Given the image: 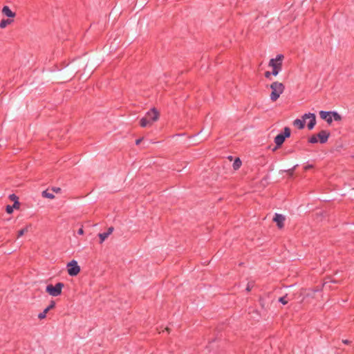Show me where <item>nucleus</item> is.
Masks as SVG:
<instances>
[{
  "label": "nucleus",
  "mask_w": 354,
  "mask_h": 354,
  "mask_svg": "<svg viewBox=\"0 0 354 354\" xmlns=\"http://www.w3.org/2000/svg\"><path fill=\"white\" fill-rule=\"evenodd\" d=\"M86 65L83 60L74 59L68 64L65 68L60 71L61 80L64 82L71 80L77 73L80 71V68L86 67Z\"/></svg>",
  "instance_id": "f257e3e1"
},
{
  "label": "nucleus",
  "mask_w": 354,
  "mask_h": 354,
  "mask_svg": "<svg viewBox=\"0 0 354 354\" xmlns=\"http://www.w3.org/2000/svg\"><path fill=\"white\" fill-rule=\"evenodd\" d=\"M159 118L160 112L156 108L153 107L140 120L139 124L142 127H150L154 122L158 120Z\"/></svg>",
  "instance_id": "f03ea898"
},
{
  "label": "nucleus",
  "mask_w": 354,
  "mask_h": 354,
  "mask_svg": "<svg viewBox=\"0 0 354 354\" xmlns=\"http://www.w3.org/2000/svg\"><path fill=\"white\" fill-rule=\"evenodd\" d=\"M290 129L288 127H284L283 131L277 135V136L274 138V142L276 145L273 148L272 151H275L277 149L281 148L286 139L290 138Z\"/></svg>",
  "instance_id": "7ed1b4c3"
},
{
  "label": "nucleus",
  "mask_w": 354,
  "mask_h": 354,
  "mask_svg": "<svg viewBox=\"0 0 354 354\" xmlns=\"http://www.w3.org/2000/svg\"><path fill=\"white\" fill-rule=\"evenodd\" d=\"M272 92L270 93V100L275 102L278 100L280 95L283 92L285 86L279 82H274L270 84Z\"/></svg>",
  "instance_id": "20e7f679"
},
{
  "label": "nucleus",
  "mask_w": 354,
  "mask_h": 354,
  "mask_svg": "<svg viewBox=\"0 0 354 354\" xmlns=\"http://www.w3.org/2000/svg\"><path fill=\"white\" fill-rule=\"evenodd\" d=\"M64 286V284L62 282H58L55 286L48 284L46 288V292L51 296L57 297L62 294Z\"/></svg>",
  "instance_id": "39448f33"
},
{
  "label": "nucleus",
  "mask_w": 354,
  "mask_h": 354,
  "mask_svg": "<svg viewBox=\"0 0 354 354\" xmlns=\"http://www.w3.org/2000/svg\"><path fill=\"white\" fill-rule=\"evenodd\" d=\"M67 272L71 277H75L80 272V267L75 260H72L67 263Z\"/></svg>",
  "instance_id": "423d86ee"
},
{
  "label": "nucleus",
  "mask_w": 354,
  "mask_h": 354,
  "mask_svg": "<svg viewBox=\"0 0 354 354\" xmlns=\"http://www.w3.org/2000/svg\"><path fill=\"white\" fill-rule=\"evenodd\" d=\"M302 118L304 120L310 119V121L307 124V127L309 130H312L315 127L316 124V115L315 113H305L302 116Z\"/></svg>",
  "instance_id": "0eeeda50"
},
{
  "label": "nucleus",
  "mask_w": 354,
  "mask_h": 354,
  "mask_svg": "<svg viewBox=\"0 0 354 354\" xmlns=\"http://www.w3.org/2000/svg\"><path fill=\"white\" fill-rule=\"evenodd\" d=\"M284 58V56L282 54H279L277 55L275 59H271L269 62L268 66H271L272 68L276 67L282 68V61Z\"/></svg>",
  "instance_id": "6e6552de"
},
{
  "label": "nucleus",
  "mask_w": 354,
  "mask_h": 354,
  "mask_svg": "<svg viewBox=\"0 0 354 354\" xmlns=\"http://www.w3.org/2000/svg\"><path fill=\"white\" fill-rule=\"evenodd\" d=\"M330 136V133L327 130H321L318 133L316 134L318 142H319L321 144L326 143Z\"/></svg>",
  "instance_id": "1a4fd4ad"
},
{
  "label": "nucleus",
  "mask_w": 354,
  "mask_h": 354,
  "mask_svg": "<svg viewBox=\"0 0 354 354\" xmlns=\"http://www.w3.org/2000/svg\"><path fill=\"white\" fill-rule=\"evenodd\" d=\"M285 216L282 214H274V216L273 218V221L276 223L277 224V226L279 228V229H281L284 226V221H285Z\"/></svg>",
  "instance_id": "9d476101"
},
{
  "label": "nucleus",
  "mask_w": 354,
  "mask_h": 354,
  "mask_svg": "<svg viewBox=\"0 0 354 354\" xmlns=\"http://www.w3.org/2000/svg\"><path fill=\"white\" fill-rule=\"evenodd\" d=\"M319 115L320 118L322 120H326L328 124H330L333 122V119L330 115V111H320Z\"/></svg>",
  "instance_id": "9b49d317"
},
{
  "label": "nucleus",
  "mask_w": 354,
  "mask_h": 354,
  "mask_svg": "<svg viewBox=\"0 0 354 354\" xmlns=\"http://www.w3.org/2000/svg\"><path fill=\"white\" fill-rule=\"evenodd\" d=\"M1 12L3 15L9 18H14L16 16V13L15 12H12L8 6H4L2 8Z\"/></svg>",
  "instance_id": "f8f14e48"
},
{
  "label": "nucleus",
  "mask_w": 354,
  "mask_h": 354,
  "mask_svg": "<svg viewBox=\"0 0 354 354\" xmlns=\"http://www.w3.org/2000/svg\"><path fill=\"white\" fill-rule=\"evenodd\" d=\"M305 121L306 120H304L302 118V120H300V119H296L294 122H293V124L295 126H296L299 129H303L304 127H305Z\"/></svg>",
  "instance_id": "ddd939ff"
},
{
  "label": "nucleus",
  "mask_w": 354,
  "mask_h": 354,
  "mask_svg": "<svg viewBox=\"0 0 354 354\" xmlns=\"http://www.w3.org/2000/svg\"><path fill=\"white\" fill-rule=\"evenodd\" d=\"M12 22H13V19H3L0 22V28H5L8 25L10 24Z\"/></svg>",
  "instance_id": "4468645a"
},
{
  "label": "nucleus",
  "mask_w": 354,
  "mask_h": 354,
  "mask_svg": "<svg viewBox=\"0 0 354 354\" xmlns=\"http://www.w3.org/2000/svg\"><path fill=\"white\" fill-rule=\"evenodd\" d=\"M30 226H31L30 225H26V227H24L22 229H21L20 230H19L17 232V238L21 237L23 235H24L26 233H27L28 232L29 227Z\"/></svg>",
  "instance_id": "2eb2a0df"
},
{
  "label": "nucleus",
  "mask_w": 354,
  "mask_h": 354,
  "mask_svg": "<svg viewBox=\"0 0 354 354\" xmlns=\"http://www.w3.org/2000/svg\"><path fill=\"white\" fill-rule=\"evenodd\" d=\"M330 115L332 119L333 118L335 121H341L342 118L339 113L337 111H330Z\"/></svg>",
  "instance_id": "dca6fc26"
},
{
  "label": "nucleus",
  "mask_w": 354,
  "mask_h": 354,
  "mask_svg": "<svg viewBox=\"0 0 354 354\" xmlns=\"http://www.w3.org/2000/svg\"><path fill=\"white\" fill-rule=\"evenodd\" d=\"M241 164H242V162H241V160H240V158H236L233 162V165H232L233 169L234 170L239 169L241 167Z\"/></svg>",
  "instance_id": "f3484780"
},
{
  "label": "nucleus",
  "mask_w": 354,
  "mask_h": 354,
  "mask_svg": "<svg viewBox=\"0 0 354 354\" xmlns=\"http://www.w3.org/2000/svg\"><path fill=\"white\" fill-rule=\"evenodd\" d=\"M41 196L44 198H49V199H53L55 198L54 194H52V193L48 192V189L43 191L42 193H41Z\"/></svg>",
  "instance_id": "a211bd4d"
},
{
  "label": "nucleus",
  "mask_w": 354,
  "mask_h": 354,
  "mask_svg": "<svg viewBox=\"0 0 354 354\" xmlns=\"http://www.w3.org/2000/svg\"><path fill=\"white\" fill-rule=\"evenodd\" d=\"M55 301L54 300H51L50 304L44 310L46 311V313H48L50 310L55 308Z\"/></svg>",
  "instance_id": "6ab92c4d"
},
{
  "label": "nucleus",
  "mask_w": 354,
  "mask_h": 354,
  "mask_svg": "<svg viewBox=\"0 0 354 354\" xmlns=\"http://www.w3.org/2000/svg\"><path fill=\"white\" fill-rule=\"evenodd\" d=\"M297 166H298V165H295L293 167H292V168H290V169H287V170L286 171V172L287 175H288L290 178H292V177L293 176V175H294V172H295V169H296V168H297Z\"/></svg>",
  "instance_id": "aec40b11"
},
{
  "label": "nucleus",
  "mask_w": 354,
  "mask_h": 354,
  "mask_svg": "<svg viewBox=\"0 0 354 354\" xmlns=\"http://www.w3.org/2000/svg\"><path fill=\"white\" fill-rule=\"evenodd\" d=\"M109 235L106 232L100 233L98 236L100 238V243H102Z\"/></svg>",
  "instance_id": "412c9836"
},
{
  "label": "nucleus",
  "mask_w": 354,
  "mask_h": 354,
  "mask_svg": "<svg viewBox=\"0 0 354 354\" xmlns=\"http://www.w3.org/2000/svg\"><path fill=\"white\" fill-rule=\"evenodd\" d=\"M308 142L311 144H315L318 142V139L316 136V134L312 135L310 137L308 138Z\"/></svg>",
  "instance_id": "4be33fe9"
},
{
  "label": "nucleus",
  "mask_w": 354,
  "mask_h": 354,
  "mask_svg": "<svg viewBox=\"0 0 354 354\" xmlns=\"http://www.w3.org/2000/svg\"><path fill=\"white\" fill-rule=\"evenodd\" d=\"M288 295L281 297L279 298V301L283 305H286L288 303V299H287Z\"/></svg>",
  "instance_id": "5701e85b"
},
{
  "label": "nucleus",
  "mask_w": 354,
  "mask_h": 354,
  "mask_svg": "<svg viewBox=\"0 0 354 354\" xmlns=\"http://www.w3.org/2000/svg\"><path fill=\"white\" fill-rule=\"evenodd\" d=\"M281 69L282 68L275 66L274 68H272V71L271 72L272 75L277 76L279 74V73L281 71Z\"/></svg>",
  "instance_id": "b1692460"
},
{
  "label": "nucleus",
  "mask_w": 354,
  "mask_h": 354,
  "mask_svg": "<svg viewBox=\"0 0 354 354\" xmlns=\"http://www.w3.org/2000/svg\"><path fill=\"white\" fill-rule=\"evenodd\" d=\"M259 304L261 306V308L263 309H265L266 308V307H265V305H266L265 299L263 297H260L259 299Z\"/></svg>",
  "instance_id": "393cba45"
},
{
  "label": "nucleus",
  "mask_w": 354,
  "mask_h": 354,
  "mask_svg": "<svg viewBox=\"0 0 354 354\" xmlns=\"http://www.w3.org/2000/svg\"><path fill=\"white\" fill-rule=\"evenodd\" d=\"M13 207H12V205H8L6 207V212L10 214L13 212Z\"/></svg>",
  "instance_id": "a878e982"
},
{
  "label": "nucleus",
  "mask_w": 354,
  "mask_h": 354,
  "mask_svg": "<svg viewBox=\"0 0 354 354\" xmlns=\"http://www.w3.org/2000/svg\"><path fill=\"white\" fill-rule=\"evenodd\" d=\"M327 279H328L329 281H326L324 283V286H325L328 282H331V283H339V281H337V280H335V279H331V277H328L327 278Z\"/></svg>",
  "instance_id": "bb28decb"
},
{
  "label": "nucleus",
  "mask_w": 354,
  "mask_h": 354,
  "mask_svg": "<svg viewBox=\"0 0 354 354\" xmlns=\"http://www.w3.org/2000/svg\"><path fill=\"white\" fill-rule=\"evenodd\" d=\"M46 311H43L42 313H40L39 315H38V318L39 319H44L46 317Z\"/></svg>",
  "instance_id": "cd10ccee"
},
{
  "label": "nucleus",
  "mask_w": 354,
  "mask_h": 354,
  "mask_svg": "<svg viewBox=\"0 0 354 354\" xmlns=\"http://www.w3.org/2000/svg\"><path fill=\"white\" fill-rule=\"evenodd\" d=\"M12 207H13V209H19V207H20V203L19 202V201H15L13 203V205H12Z\"/></svg>",
  "instance_id": "c85d7f7f"
},
{
  "label": "nucleus",
  "mask_w": 354,
  "mask_h": 354,
  "mask_svg": "<svg viewBox=\"0 0 354 354\" xmlns=\"http://www.w3.org/2000/svg\"><path fill=\"white\" fill-rule=\"evenodd\" d=\"M9 198L12 201H15L16 200L17 201H19V198L15 194H12L9 196Z\"/></svg>",
  "instance_id": "c756f323"
},
{
  "label": "nucleus",
  "mask_w": 354,
  "mask_h": 354,
  "mask_svg": "<svg viewBox=\"0 0 354 354\" xmlns=\"http://www.w3.org/2000/svg\"><path fill=\"white\" fill-rule=\"evenodd\" d=\"M272 73L270 71H266L264 73V76L267 79H271Z\"/></svg>",
  "instance_id": "7c9ffc66"
},
{
  "label": "nucleus",
  "mask_w": 354,
  "mask_h": 354,
  "mask_svg": "<svg viewBox=\"0 0 354 354\" xmlns=\"http://www.w3.org/2000/svg\"><path fill=\"white\" fill-rule=\"evenodd\" d=\"M113 230H114V227L111 226L108 228V230L106 232L108 234V235H110L113 232Z\"/></svg>",
  "instance_id": "2f4dec72"
},
{
  "label": "nucleus",
  "mask_w": 354,
  "mask_h": 354,
  "mask_svg": "<svg viewBox=\"0 0 354 354\" xmlns=\"http://www.w3.org/2000/svg\"><path fill=\"white\" fill-rule=\"evenodd\" d=\"M313 167H314V166H313V165H306V166L304 167V169L305 171H308V170H309V169H310L313 168Z\"/></svg>",
  "instance_id": "473e14b6"
},
{
  "label": "nucleus",
  "mask_w": 354,
  "mask_h": 354,
  "mask_svg": "<svg viewBox=\"0 0 354 354\" xmlns=\"http://www.w3.org/2000/svg\"><path fill=\"white\" fill-rule=\"evenodd\" d=\"M142 140H143V138H140L136 140V145H140L141 143V142L142 141Z\"/></svg>",
  "instance_id": "72a5a7b5"
},
{
  "label": "nucleus",
  "mask_w": 354,
  "mask_h": 354,
  "mask_svg": "<svg viewBox=\"0 0 354 354\" xmlns=\"http://www.w3.org/2000/svg\"><path fill=\"white\" fill-rule=\"evenodd\" d=\"M84 233V232L83 227L80 228L77 231V234L80 235H83Z\"/></svg>",
  "instance_id": "f704fd0d"
},
{
  "label": "nucleus",
  "mask_w": 354,
  "mask_h": 354,
  "mask_svg": "<svg viewBox=\"0 0 354 354\" xmlns=\"http://www.w3.org/2000/svg\"><path fill=\"white\" fill-rule=\"evenodd\" d=\"M52 189L53 192H55L56 193H58L61 191V188H59V187H53Z\"/></svg>",
  "instance_id": "c9c22d12"
},
{
  "label": "nucleus",
  "mask_w": 354,
  "mask_h": 354,
  "mask_svg": "<svg viewBox=\"0 0 354 354\" xmlns=\"http://www.w3.org/2000/svg\"><path fill=\"white\" fill-rule=\"evenodd\" d=\"M342 342L345 344H349L351 342L348 339H343Z\"/></svg>",
  "instance_id": "e433bc0d"
},
{
  "label": "nucleus",
  "mask_w": 354,
  "mask_h": 354,
  "mask_svg": "<svg viewBox=\"0 0 354 354\" xmlns=\"http://www.w3.org/2000/svg\"><path fill=\"white\" fill-rule=\"evenodd\" d=\"M246 290H247L248 292H250V291L251 290V288H250V286H249V285H248V286H247V288H246Z\"/></svg>",
  "instance_id": "4c0bfd02"
}]
</instances>
